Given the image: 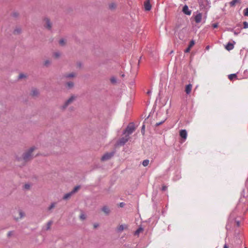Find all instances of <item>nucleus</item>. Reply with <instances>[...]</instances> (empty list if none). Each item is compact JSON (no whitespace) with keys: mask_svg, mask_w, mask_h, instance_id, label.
<instances>
[{"mask_svg":"<svg viewBox=\"0 0 248 248\" xmlns=\"http://www.w3.org/2000/svg\"><path fill=\"white\" fill-rule=\"evenodd\" d=\"M194 44H195V42H194V40H192L190 42L188 46H189V47H191H191L194 46Z\"/></svg>","mask_w":248,"mask_h":248,"instance_id":"31","label":"nucleus"},{"mask_svg":"<svg viewBox=\"0 0 248 248\" xmlns=\"http://www.w3.org/2000/svg\"><path fill=\"white\" fill-rule=\"evenodd\" d=\"M75 76V74L73 73L70 74H67L64 75V77L65 78H71Z\"/></svg>","mask_w":248,"mask_h":248,"instance_id":"18","label":"nucleus"},{"mask_svg":"<svg viewBox=\"0 0 248 248\" xmlns=\"http://www.w3.org/2000/svg\"><path fill=\"white\" fill-rule=\"evenodd\" d=\"M11 233H12V232H8V235H11Z\"/></svg>","mask_w":248,"mask_h":248,"instance_id":"53","label":"nucleus"},{"mask_svg":"<svg viewBox=\"0 0 248 248\" xmlns=\"http://www.w3.org/2000/svg\"><path fill=\"white\" fill-rule=\"evenodd\" d=\"M224 248H228L226 244H225V245L224 246Z\"/></svg>","mask_w":248,"mask_h":248,"instance_id":"50","label":"nucleus"},{"mask_svg":"<svg viewBox=\"0 0 248 248\" xmlns=\"http://www.w3.org/2000/svg\"><path fill=\"white\" fill-rule=\"evenodd\" d=\"M74 84L72 81L68 82L66 84V87L68 88V89L72 88V87H74Z\"/></svg>","mask_w":248,"mask_h":248,"instance_id":"16","label":"nucleus"},{"mask_svg":"<svg viewBox=\"0 0 248 248\" xmlns=\"http://www.w3.org/2000/svg\"><path fill=\"white\" fill-rule=\"evenodd\" d=\"M39 92L36 89H33L31 92V95L33 96H36L38 95Z\"/></svg>","mask_w":248,"mask_h":248,"instance_id":"13","label":"nucleus"},{"mask_svg":"<svg viewBox=\"0 0 248 248\" xmlns=\"http://www.w3.org/2000/svg\"><path fill=\"white\" fill-rule=\"evenodd\" d=\"M13 16L14 17H17L18 16V14L17 13H16V12L14 13L13 14Z\"/></svg>","mask_w":248,"mask_h":248,"instance_id":"40","label":"nucleus"},{"mask_svg":"<svg viewBox=\"0 0 248 248\" xmlns=\"http://www.w3.org/2000/svg\"><path fill=\"white\" fill-rule=\"evenodd\" d=\"M226 228L227 230H230L231 229V227L229 225V224H227L226 225Z\"/></svg>","mask_w":248,"mask_h":248,"instance_id":"44","label":"nucleus"},{"mask_svg":"<svg viewBox=\"0 0 248 248\" xmlns=\"http://www.w3.org/2000/svg\"><path fill=\"white\" fill-rule=\"evenodd\" d=\"M245 248H247V247H245Z\"/></svg>","mask_w":248,"mask_h":248,"instance_id":"56","label":"nucleus"},{"mask_svg":"<svg viewBox=\"0 0 248 248\" xmlns=\"http://www.w3.org/2000/svg\"><path fill=\"white\" fill-rule=\"evenodd\" d=\"M50 63L51 62L48 60H46L44 62V65L46 66H48L50 64Z\"/></svg>","mask_w":248,"mask_h":248,"instance_id":"27","label":"nucleus"},{"mask_svg":"<svg viewBox=\"0 0 248 248\" xmlns=\"http://www.w3.org/2000/svg\"><path fill=\"white\" fill-rule=\"evenodd\" d=\"M52 222L51 221H49L48 222L47 224L46 230H49L50 229V226L52 224Z\"/></svg>","mask_w":248,"mask_h":248,"instance_id":"34","label":"nucleus"},{"mask_svg":"<svg viewBox=\"0 0 248 248\" xmlns=\"http://www.w3.org/2000/svg\"><path fill=\"white\" fill-rule=\"evenodd\" d=\"M26 77V75L23 74V73H21L20 74H19V76H18V78L19 79H21V78H25Z\"/></svg>","mask_w":248,"mask_h":248,"instance_id":"33","label":"nucleus"},{"mask_svg":"<svg viewBox=\"0 0 248 248\" xmlns=\"http://www.w3.org/2000/svg\"><path fill=\"white\" fill-rule=\"evenodd\" d=\"M29 186H30L29 185H25V187L26 188H28Z\"/></svg>","mask_w":248,"mask_h":248,"instance_id":"51","label":"nucleus"},{"mask_svg":"<svg viewBox=\"0 0 248 248\" xmlns=\"http://www.w3.org/2000/svg\"><path fill=\"white\" fill-rule=\"evenodd\" d=\"M79 188H80L79 186H75L74 187V188L73 189V190L71 191V192L73 193V194H74V193H75L76 192H77L78 191V190L79 189Z\"/></svg>","mask_w":248,"mask_h":248,"instance_id":"22","label":"nucleus"},{"mask_svg":"<svg viewBox=\"0 0 248 248\" xmlns=\"http://www.w3.org/2000/svg\"><path fill=\"white\" fill-rule=\"evenodd\" d=\"M217 27H218V24H217V23H215V24H214L213 25V27L214 28H217Z\"/></svg>","mask_w":248,"mask_h":248,"instance_id":"45","label":"nucleus"},{"mask_svg":"<svg viewBox=\"0 0 248 248\" xmlns=\"http://www.w3.org/2000/svg\"><path fill=\"white\" fill-rule=\"evenodd\" d=\"M234 34H237V32H234Z\"/></svg>","mask_w":248,"mask_h":248,"instance_id":"55","label":"nucleus"},{"mask_svg":"<svg viewBox=\"0 0 248 248\" xmlns=\"http://www.w3.org/2000/svg\"><path fill=\"white\" fill-rule=\"evenodd\" d=\"M244 15L245 16H248V8L245 9Z\"/></svg>","mask_w":248,"mask_h":248,"instance_id":"38","label":"nucleus"},{"mask_svg":"<svg viewBox=\"0 0 248 248\" xmlns=\"http://www.w3.org/2000/svg\"><path fill=\"white\" fill-rule=\"evenodd\" d=\"M116 7V5L114 3H111L109 5V8L111 10L114 9Z\"/></svg>","mask_w":248,"mask_h":248,"instance_id":"23","label":"nucleus"},{"mask_svg":"<svg viewBox=\"0 0 248 248\" xmlns=\"http://www.w3.org/2000/svg\"><path fill=\"white\" fill-rule=\"evenodd\" d=\"M128 137H123L120 139L118 144L119 145H124L128 140Z\"/></svg>","mask_w":248,"mask_h":248,"instance_id":"7","label":"nucleus"},{"mask_svg":"<svg viewBox=\"0 0 248 248\" xmlns=\"http://www.w3.org/2000/svg\"><path fill=\"white\" fill-rule=\"evenodd\" d=\"M166 119H164L163 120L161 121V122H158V123H157L156 124V126H159L160 125V124H163L165 121H166Z\"/></svg>","mask_w":248,"mask_h":248,"instance_id":"37","label":"nucleus"},{"mask_svg":"<svg viewBox=\"0 0 248 248\" xmlns=\"http://www.w3.org/2000/svg\"><path fill=\"white\" fill-rule=\"evenodd\" d=\"M179 38L181 40H182L183 39V37H181L180 36H179Z\"/></svg>","mask_w":248,"mask_h":248,"instance_id":"54","label":"nucleus"},{"mask_svg":"<svg viewBox=\"0 0 248 248\" xmlns=\"http://www.w3.org/2000/svg\"><path fill=\"white\" fill-rule=\"evenodd\" d=\"M98 225H99L98 224H94L93 225V227H94V228H96L98 226Z\"/></svg>","mask_w":248,"mask_h":248,"instance_id":"46","label":"nucleus"},{"mask_svg":"<svg viewBox=\"0 0 248 248\" xmlns=\"http://www.w3.org/2000/svg\"><path fill=\"white\" fill-rule=\"evenodd\" d=\"M125 225H121L118 228V231L119 232H122L123 231L124 229Z\"/></svg>","mask_w":248,"mask_h":248,"instance_id":"24","label":"nucleus"},{"mask_svg":"<svg viewBox=\"0 0 248 248\" xmlns=\"http://www.w3.org/2000/svg\"><path fill=\"white\" fill-rule=\"evenodd\" d=\"M59 44L61 46H64L65 45V40L64 39H61L59 41Z\"/></svg>","mask_w":248,"mask_h":248,"instance_id":"29","label":"nucleus"},{"mask_svg":"<svg viewBox=\"0 0 248 248\" xmlns=\"http://www.w3.org/2000/svg\"><path fill=\"white\" fill-rule=\"evenodd\" d=\"M167 187L166 186H164L162 187V190L163 191H165V190H166L167 189Z\"/></svg>","mask_w":248,"mask_h":248,"instance_id":"42","label":"nucleus"},{"mask_svg":"<svg viewBox=\"0 0 248 248\" xmlns=\"http://www.w3.org/2000/svg\"><path fill=\"white\" fill-rule=\"evenodd\" d=\"M73 195V194L71 192V191L69 193H67L64 195V196L63 197V199L65 200H68V199L70 198Z\"/></svg>","mask_w":248,"mask_h":248,"instance_id":"12","label":"nucleus"},{"mask_svg":"<svg viewBox=\"0 0 248 248\" xmlns=\"http://www.w3.org/2000/svg\"><path fill=\"white\" fill-rule=\"evenodd\" d=\"M236 222V225L238 227L240 226V222L239 221H238V220H236L235 221Z\"/></svg>","mask_w":248,"mask_h":248,"instance_id":"43","label":"nucleus"},{"mask_svg":"<svg viewBox=\"0 0 248 248\" xmlns=\"http://www.w3.org/2000/svg\"><path fill=\"white\" fill-rule=\"evenodd\" d=\"M240 0H232L231 2H230V5L231 6H234L236 3H240Z\"/></svg>","mask_w":248,"mask_h":248,"instance_id":"20","label":"nucleus"},{"mask_svg":"<svg viewBox=\"0 0 248 248\" xmlns=\"http://www.w3.org/2000/svg\"><path fill=\"white\" fill-rule=\"evenodd\" d=\"M180 178H181V176H180V175L179 173H178L176 175V177L173 178V180H174V181H176V180H179Z\"/></svg>","mask_w":248,"mask_h":248,"instance_id":"30","label":"nucleus"},{"mask_svg":"<svg viewBox=\"0 0 248 248\" xmlns=\"http://www.w3.org/2000/svg\"><path fill=\"white\" fill-rule=\"evenodd\" d=\"M209 48V46H206V49L208 50Z\"/></svg>","mask_w":248,"mask_h":248,"instance_id":"52","label":"nucleus"},{"mask_svg":"<svg viewBox=\"0 0 248 248\" xmlns=\"http://www.w3.org/2000/svg\"><path fill=\"white\" fill-rule=\"evenodd\" d=\"M149 164V160L148 159L144 160L142 161V164L144 167L147 166Z\"/></svg>","mask_w":248,"mask_h":248,"instance_id":"21","label":"nucleus"},{"mask_svg":"<svg viewBox=\"0 0 248 248\" xmlns=\"http://www.w3.org/2000/svg\"><path fill=\"white\" fill-rule=\"evenodd\" d=\"M135 130V128L133 125H128L125 129V132L128 135L132 134Z\"/></svg>","mask_w":248,"mask_h":248,"instance_id":"6","label":"nucleus"},{"mask_svg":"<svg viewBox=\"0 0 248 248\" xmlns=\"http://www.w3.org/2000/svg\"><path fill=\"white\" fill-rule=\"evenodd\" d=\"M202 14L200 12H197L194 17V20L196 23H199L202 21Z\"/></svg>","mask_w":248,"mask_h":248,"instance_id":"4","label":"nucleus"},{"mask_svg":"<svg viewBox=\"0 0 248 248\" xmlns=\"http://www.w3.org/2000/svg\"><path fill=\"white\" fill-rule=\"evenodd\" d=\"M144 128H145V126H144V125H143L142 127V129H141L142 132L143 131V130H144Z\"/></svg>","mask_w":248,"mask_h":248,"instance_id":"48","label":"nucleus"},{"mask_svg":"<svg viewBox=\"0 0 248 248\" xmlns=\"http://www.w3.org/2000/svg\"><path fill=\"white\" fill-rule=\"evenodd\" d=\"M182 12L186 15L190 16L191 14V10H189L187 5H185L182 9Z\"/></svg>","mask_w":248,"mask_h":248,"instance_id":"5","label":"nucleus"},{"mask_svg":"<svg viewBox=\"0 0 248 248\" xmlns=\"http://www.w3.org/2000/svg\"><path fill=\"white\" fill-rule=\"evenodd\" d=\"M124 202L120 203V206L121 207H123L124 206Z\"/></svg>","mask_w":248,"mask_h":248,"instance_id":"47","label":"nucleus"},{"mask_svg":"<svg viewBox=\"0 0 248 248\" xmlns=\"http://www.w3.org/2000/svg\"><path fill=\"white\" fill-rule=\"evenodd\" d=\"M110 81L112 83H115L117 81L116 78L114 77H112L110 78Z\"/></svg>","mask_w":248,"mask_h":248,"instance_id":"32","label":"nucleus"},{"mask_svg":"<svg viewBox=\"0 0 248 248\" xmlns=\"http://www.w3.org/2000/svg\"><path fill=\"white\" fill-rule=\"evenodd\" d=\"M191 47H189V46H188L185 51V52L187 53V52H188L189 51H190V49Z\"/></svg>","mask_w":248,"mask_h":248,"instance_id":"41","label":"nucleus"},{"mask_svg":"<svg viewBox=\"0 0 248 248\" xmlns=\"http://www.w3.org/2000/svg\"><path fill=\"white\" fill-rule=\"evenodd\" d=\"M55 205H56L55 202L51 203V204H50L49 207L48 208V210H51L52 209H53V208H54L55 207Z\"/></svg>","mask_w":248,"mask_h":248,"instance_id":"26","label":"nucleus"},{"mask_svg":"<svg viewBox=\"0 0 248 248\" xmlns=\"http://www.w3.org/2000/svg\"><path fill=\"white\" fill-rule=\"evenodd\" d=\"M243 25H244V29H247L248 28V23L247 21H245L243 22Z\"/></svg>","mask_w":248,"mask_h":248,"instance_id":"35","label":"nucleus"},{"mask_svg":"<svg viewBox=\"0 0 248 248\" xmlns=\"http://www.w3.org/2000/svg\"><path fill=\"white\" fill-rule=\"evenodd\" d=\"M151 93V91H148L147 92V94H150Z\"/></svg>","mask_w":248,"mask_h":248,"instance_id":"49","label":"nucleus"},{"mask_svg":"<svg viewBox=\"0 0 248 248\" xmlns=\"http://www.w3.org/2000/svg\"><path fill=\"white\" fill-rule=\"evenodd\" d=\"M180 136L185 140L187 137V132L186 130H181L180 131Z\"/></svg>","mask_w":248,"mask_h":248,"instance_id":"9","label":"nucleus"},{"mask_svg":"<svg viewBox=\"0 0 248 248\" xmlns=\"http://www.w3.org/2000/svg\"><path fill=\"white\" fill-rule=\"evenodd\" d=\"M82 220H84L86 218V216L84 214H81L79 217Z\"/></svg>","mask_w":248,"mask_h":248,"instance_id":"36","label":"nucleus"},{"mask_svg":"<svg viewBox=\"0 0 248 248\" xmlns=\"http://www.w3.org/2000/svg\"><path fill=\"white\" fill-rule=\"evenodd\" d=\"M237 78V75L236 74H230L228 76V78L231 80L233 79L234 78Z\"/></svg>","mask_w":248,"mask_h":248,"instance_id":"19","label":"nucleus"},{"mask_svg":"<svg viewBox=\"0 0 248 248\" xmlns=\"http://www.w3.org/2000/svg\"><path fill=\"white\" fill-rule=\"evenodd\" d=\"M44 21L45 22V27L47 29L50 30L51 29V24L50 20L48 18H46L44 19Z\"/></svg>","mask_w":248,"mask_h":248,"instance_id":"8","label":"nucleus"},{"mask_svg":"<svg viewBox=\"0 0 248 248\" xmlns=\"http://www.w3.org/2000/svg\"><path fill=\"white\" fill-rule=\"evenodd\" d=\"M114 152H111L105 154L101 157V160L103 161L110 159L114 155Z\"/></svg>","mask_w":248,"mask_h":248,"instance_id":"3","label":"nucleus"},{"mask_svg":"<svg viewBox=\"0 0 248 248\" xmlns=\"http://www.w3.org/2000/svg\"><path fill=\"white\" fill-rule=\"evenodd\" d=\"M145 9L147 11H149L151 9V5L149 2H147L144 4Z\"/></svg>","mask_w":248,"mask_h":248,"instance_id":"15","label":"nucleus"},{"mask_svg":"<svg viewBox=\"0 0 248 248\" xmlns=\"http://www.w3.org/2000/svg\"><path fill=\"white\" fill-rule=\"evenodd\" d=\"M192 85L190 84H189L186 86L185 91L187 94L190 93L192 89Z\"/></svg>","mask_w":248,"mask_h":248,"instance_id":"11","label":"nucleus"},{"mask_svg":"<svg viewBox=\"0 0 248 248\" xmlns=\"http://www.w3.org/2000/svg\"><path fill=\"white\" fill-rule=\"evenodd\" d=\"M76 97L75 95L71 96L67 100L65 101L62 107V109H65L70 104L73 102Z\"/></svg>","mask_w":248,"mask_h":248,"instance_id":"2","label":"nucleus"},{"mask_svg":"<svg viewBox=\"0 0 248 248\" xmlns=\"http://www.w3.org/2000/svg\"><path fill=\"white\" fill-rule=\"evenodd\" d=\"M14 33L18 34L21 32V29L19 28H17L14 30Z\"/></svg>","mask_w":248,"mask_h":248,"instance_id":"28","label":"nucleus"},{"mask_svg":"<svg viewBox=\"0 0 248 248\" xmlns=\"http://www.w3.org/2000/svg\"><path fill=\"white\" fill-rule=\"evenodd\" d=\"M102 210L107 215H108L110 212L109 208L107 206H103L102 208Z\"/></svg>","mask_w":248,"mask_h":248,"instance_id":"14","label":"nucleus"},{"mask_svg":"<svg viewBox=\"0 0 248 248\" xmlns=\"http://www.w3.org/2000/svg\"><path fill=\"white\" fill-rule=\"evenodd\" d=\"M233 48V44L230 42L228 43L227 45L225 46V48L229 51L232 50Z\"/></svg>","mask_w":248,"mask_h":248,"instance_id":"10","label":"nucleus"},{"mask_svg":"<svg viewBox=\"0 0 248 248\" xmlns=\"http://www.w3.org/2000/svg\"><path fill=\"white\" fill-rule=\"evenodd\" d=\"M143 231V229L142 227L139 228L135 232V235H139L140 233Z\"/></svg>","mask_w":248,"mask_h":248,"instance_id":"17","label":"nucleus"},{"mask_svg":"<svg viewBox=\"0 0 248 248\" xmlns=\"http://www.w3.org/2000/svg\"><path fill=\"white\" fill-rule=\"evenodd\" d=\"M53 56L55 58H58L61 56V54L59 52H55L54 53Z\"/></svg>","mask_w":248,"mask_h":248,"instance_id":"25","label":"nucleus"},{"mask_svg":"<svg viewBox=\"0 0 248 248\" xmlns=\"http://www.w3.org/2000/svg\"><path fill=\"white\" fill-rule=\"evenodd\" d=\"M35 149V147L30 148L27 152H26L22 155L23 159L25 161H28L32 158V153Z\"/></svg>","mask_w":248,"mask_h":248,"instance_id":"1","label":"nucleus"},{"mask_svg":"<svg viewBox=\"0 0 248 248\" xmlns=\"http://www.w3.org/2000/svg\"><path fill=\"white\" fill-rule=\"evenodd\" d=\"M19 213L20 218H21L23 217L24 216V214L21 211H19Z\"/></svg>","mask_w":248,"mask_h":248,"instance_id":"39","label":"nucleus"}]
</instances>
